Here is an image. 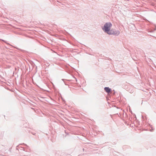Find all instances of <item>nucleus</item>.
Instances as JSON below:
<instances>
[{
  "mask_svg": "<svg viewBox=\"0 0 156 156\" xmlns=\"http://www.w3.org/2000/svg\"><path fill=\"white\" fill-rule=\"evenodd\" d=\"M112 26V25L111 23H106L104 25L103 29L105 32L109 34H113L115 35H119L120 33L119 31H116L113 29L110 30Z\"/></svg>",
  "mask_w": 156,
  "mask_h": 156,
  "instance_id": "nucleus-1",
  "label": "nucleus"
},
{
  "mask_svg": "<svg viewBox=\"0 0 156 156\" xmlns=\"http://www.w3.org/2000/svg\"><path fill=\"white\" fill-rule=\"evenodd\" d=\"M104 89L106 92L108 93L110 92L111 91V89L108 87H105L104 88Z\"/></svg>",
  "mask_w": 156,
  "mask_h": 156,
  "instance_id": "nucleus-2",
  "label": "nucleus"
}]
</instances>
